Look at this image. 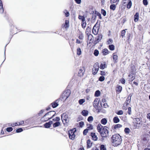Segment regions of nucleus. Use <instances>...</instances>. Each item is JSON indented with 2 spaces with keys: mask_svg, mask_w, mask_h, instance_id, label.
I'll list each match as a JSON object with an SVG mask.
<instances>
[{
  "mask_svg": "<svg viewBox=\"0 0 150 150\" xmlns=\"http://www.w3.org/2000/svg\"><path fill=\"white\" fill-rule=\"evenodd\" d=\"M91 136L92 137L93 139L95 141H96L98 139V137L97 136L95 135V134L94 133L92 132L91 133Z\"/></svg>",
  "mask_w": 150,
  "mask_h": 150,
  "instance_id": "nucleus-22",
  "label": "nucleus"
},
{
  "mask_svg": "<svg viewBox=\"0 0 150 150\" xmlns=\"http://www.w3.org/2000/svg\"><path fill=\"white\" fill-rule=\"evenodd\" d=\"M85 71V68L84 67H81L79 69L78 73V76H83Z\"/></svg>",
  "mask_w": 150,
  "mask_h": 150,
  "instance_id": "nucleus-7",
  "label": "nucleus"
},
{
  "mask_svg": "<svg viewBox=\"0 0 150 150\" xmlns=\"http://www.w3.org/2000/svg\"><path fill=\"white\" fill-rule=\"evenodd\" d=\"M99 51L98 50H95L94 52V54L95 55V56H97L99 54Z\"/></svg>",
  "mask_w": 150,
  "mask_h": 150,
  "instance_id": "nucleus-42",
  "label": "nucleus"
},
{
  "mask_svg": "<svg viewBox=\"0 0 150 150\" xmlns=\"http://www.w3.org/2000/svg\"><path fill=\"white\" fill-rule=\"evenodd\" d=\"M88 111L87 110H83L81 112L82 114L84 116H87L88 114Z\"/></svg>",
  "mask_w": 150,
  "mask_h": 150,
  "instance_id": "nucleus-25",
  "label": "nucleus"
},
{
  "mask_svg": "<svg viewBox=\"0 0 150 150\" xmlns=\"http://www.w3.org/2000/svg\"><path fill=\"white\" fill-rule=\"evenodd\" d=\"M61 118L63 123H67L68 121V117L67 115L63 113L61 115Z\"/></svg>",
  "mask_w": 150,
  "mask_h": 150,
  "instance_id": "nucleus-6",
  "label": "nucleus"
},
{
  "mask_svg": "<svg viewBox=\"0 0 150 150\" xmlns=\"http://www.w3.org/2000/svg\"><path fill=\"white\" fill-rule=\"evenodd\" d=\"M103 106L105 108H106L108 107V105L106 103H104L103 104Z\"/></svg>",
  "mask_w": 150,
  "mask_h": 150,
  "instance_id": "nucleus-64",
  "label": "nucleus"
},
{
  "mask_svg": "<svg viewBox=\"0 0 150 150\" xmlns=\"http://www.w3.org/2000/svg\"><path fill=\"white\" fill-rule=\"evenodd\" d=\"M125 132L127 134H129L130 132V129L128 128H125L124 130Z\"/></svg>",
  "mask_w": 150,
  "mask_h": 150,
  "instance_id": "nucleus-39",
  "label": "nucleus"
},
{
  "mask_svg": "<svg viewBox=\"0 0 150 150\" xmlns=\"http://www.w3.org/2000/svg\"><path fill=\"white\" fill-rule=\"evenodd\" d=\"M110 50H113L115 49V46L113 45H110L109 46Z\"/></svg>",
  "mask_w": 150,
  "mask_h": 150,
  "instance_id": "nucleus-38",
  "label": "nucleus"
},
{
  "mask_svg": "<svg viewBox=\"0 0 150 150\" xmlns=\"http://www.w3.org/2000/svg\"><path fill=\"white\" fill-rule=\"evenodd\" d=\"M117 56L115 54V53L113 54V59L114 62L115 63H116L117 62Z\"/></svg>",
  "mask_w": 150,
  "mask_h": 150,
  "instance_id": "nucleus-16",
  "label": "nucleus"
},
{
  "mask_svg": "<svg viewBox=\"0 0 150 150\" xmlns=\"http://www.w3.org/2000/svg\"><path fill=\"white\" fill-rule=\"evenodd\" d=\"M112 40L111 39H109V40L108 41V44H110L112 43Z\"/></svg>",
  "mask_w": 150,
  "mask_h": 150,
  "instance_id": "nucleus-61",
  "label": "nucleus"
},
{
  "mask_svg": "<svg viewBox=\"0 0 150 150\" xmlns=\"http://www.w3.org/2000/svg\"><path fill=\"white\" fill-rule=\"evenodd\" d=\"M122 126L121 125L118 124L114 126V128L115 129H117L121 127Z\"/></svg>",
  "mask_w": 150,
  "mask_h": 150,
  "instance_id": "nucleus-28",
  "label": "nucleus"
},
{
  "mask_svg": "<svg viewBox=\"0 0 150 150\" xmlns=\"http://www.w3.org/2000/svg\"><path fill=\"white\" fill-rule=\"evenodd\" d=\"M87 128L90 129H93V126L91 124H90L88 127Z\"/></svg>",
  "mask_w": 150,
  "mask_h": 150,
  "instance_id": "nucleus-60",
  "label": "nucleus"
},
{
  "mask_svg": "<svg viewBox=\"0 0 150 150\" xmlns=\"http://www.w3.org/2000/svg\"><path fill=\"white\" fill-rule=\"evenodd\" d=\"M116 8V6L114 4H111L110 6V9L114 11Z\"/></svg>",
  "mask_w": 150,
  "mask_h": 150,
  "instance_id": "nucleus-31",
  "label": "nucleus"
},
{
  "mask_svg": "<svg viewBox=\"0 0 150 150\" xmlns=\"http://www.w3.org/2000/svg\"><path fill=\"white\" fill-rule=\"evenodd\" d=\"M104 127L102 126L100 124H98V125L97 127V129L98 130V131L100 133V134L103 130V129Z\"/></svg>",
  "mask_w": 150,
  "mask_h": 150,
  "instance_id": "nucleus-13",
  "label": "nucleus"
},
{
  "mask_svg": "<svg viewBox=\"0 0 150 150\" xmlns=\"http://www.w3.org/2000/svg\"><path fill=\"white\" fill-rule=\"evenodd\" d=\"M99 28L96 27V25L93 27L92 29L93 33L95 35H97L98 32Z\"/></svg>",
  "mask_w": 150,
  "mask_h": 150,
  "instance_id": "nucleus-10",
  "label": "nucleus"
},
{
  "mask_svg": "<svg viewBox=\"0 0 150 150\" xmlns=\"http://www.w3.org/2000/svg\"><path fill=\"white\" fill-rule=\"evenodd\" d=\"M127 113L128 114L130 115L131 114V107L128 108V111Z\"/></svg>",
  "mask_w": 150,
  "mask_h": 150,
  "instance_id": "nucleus-52",
  "label": "nucleus"
},
{
  "mask_svg": "<svg viewBox=\"0 0 150 150\" xmlns=\"http://www.w3.org/2000/svg\"><path fill=\"white\" fill-rule=\"evenodd\" d=\"M75 1L78 4H80L81 2V0H75Z\"/></svg>",
  "mask_w": 150,
  "mask_h": 150,
  "instance_id": "nucleus-63",
  "label": "nucleus"
},
{
  "mask_svg": "<svg viewBox=\"0 0 150 150\" xmlns=\"http://www.w3.org/2000/svg\"><path fill=\"white\" fill-rule=\"evenodd\" d=\"M111 140L113 145L114 146H117L120 145L122 140L121 137L118 134L113 135L111 137Z\"/></svg>",
  "mask_w": 150,
  "mask_h": 150,
  "instance_id": "nucleus-1",
  "label": "nucleus"
},
{
  "mask_svg": "<svg viewBox=\"0 0 150 150\" xmlns=\"http://www.w3.org/2000/svg\"><path fill=\"white\" fill-rule=\"evenodd\" d=\"M84 125V122L82 121H81L79 122V125L80 127H82Z\"/></svg>",
  "mask_w": 150,
  "mask_h": 150,
  "instance_id": "nucleus-57",
  "label": "nucleus"
},
{
  "mask_svg": "<svg viewBox=\"0 0 150 150\" xmlns=\"http://www.w3.org/2000/svg\"><path fill=\"white\" fill-rule=\"evenodd\" d=\"M107 120L105 118L102 119L101 120V123L102 124L105 125L107 123Z\"/></svg>",
  "mask_w": 150,
  "mask_h": 150,
  "instance_id": "nucleus-26",
  "label": "nucleus"
},
{
  "mask_svg": "<svg viewBox=\"0 0 150 150\" xmlns=\"http://www.w3.org/2000/svg\"><path fill=\"white\" fill-rule=\"evenodd\" d=\"M64 12L65 13V16L66 17H68L69 16V13L67 11H65Z\"/></svg>",
  "mask_w": 150,
  "mask_h": 150,
  "instance_id": "nucleus-59",
  "label": "nucleus"
},
{
  "mask_svg": "<svg viewBox=\"0 0 150 150\" xmlns=\"http://www.w3.org/2000/svg\"><path fill=\"white\" fill-rule=\"evenodd\" d=\"M105 79V78L103 76H101L100 77L99 80L101 81H103Z\"/></svg>",
  "mask_w": 150,
  "mask_h": 150,
  "instance_id": "nucleus-51",
  "label": "nucleus"
},
{
  "mask_svg": "<svg viewBox=\"0 0 150 150\" xmlns=\"http://www.w3.org/2000/svg\"><path fill=\"white\" fill-rule=\"evenodd\" d=\"M64 26L66 28H68L69 27V21L67 20L65 21Z\"/></svg>",
  "mask_w": 150,
  "mask_h": 150,
  "instance_id": "nucleus-30",
  "label": "nucleus"
},
{
  "mask_svg": "<svg viewBox=\"0 0 150 150\" xmlns=\"http://www.w3.org/2000/svg\"><path fill=\"white\" fill-rule=\"evenodd\" d=\"M119 0H110V2L111 4L117 3L119 1Z\"/></svg>",
  "mask_w": 150,
  "mask_h": 150,
  "instance_id": "nucleus-48",
  "label": "nucleus"
},
{
  "mask_svg": "<svg viewBox=\"0 0 150 150\" xmlns=\"http://www.w3.org/2000/svg\"><path fill=\"white\" fill-rule=\"evenodd\" d=\"M102 34H98V36H97L96 38V40L95 41V42H96V43L98 42L99 41H100L102 39Z\"/></svg>",
  "mask_w": 150,
  "mask_h": 150,
  "instance_id": "nucleus-12",
  "label": "nucleus"
},
{
  "mask_svg": "<svg viewBox=\"0 0 150 150\" xmlns=\"http://www.w3.org/2000/svg\"><path fill=\"white\" fill-rule=\"evenodd\" d=\"M13 128L11 127H8L6 128V130L8 132H10L13 130Z\"/></svg>",
  "mask_w": 150,
  "mask_h": 150,
  "instance_id": "nucleus-46",
  "label": "nucleus"
},
{
  "mask_svg": "<svg viewBox=\"0 0 150 150\" xmlns=\"http://www.w3.org/2000/svg\"><path fill=\"white\" fill-rule=\"evenodd\" d=\"M105 67V62L101 63L100 66V68L101 69H104Z\"/></svg>",
  "mask_w": 150,
  "mask_h": 150,
  "instance_id": "nucleus-33",
  "label": "nucleus"
},
{
  "mask_svg": "<svg viewBox=\"0 0 150 150\" xmlns=\"http://www.w3.org/2000/svg\"><path fill=\"white\" fill-rule=\"evenodd\" d=\"M87 147L88 148L91 147L92 146V143L91 142V140L90 139H88L87 141Z\"/></svg>",
  "mask_w": 150,
  "mask_h": 150,
  "instance_id": "nucleus-24",
  "label": "nucleus"
},
{
  "mask_svg": "<svg viewBox=\"0 0 150 150\" xmlns=\"http://www.w3.org/2000/svg\"><path fill=\"white\" fill-rule=\"evenodd\" d=\"M70 94V91L67 90L64 91L62 95L63 100H65L69 96Z\"/></svg>",
  "mask_w": 150,
  "mask_h": 150,
  "instance_id": "nucleus-5",
  "label": "nucleus"
},
{
  "mask_svg": "<svg viewBox=\"0 0 150 150\" xmlns=\"http://www.w3.org/2000/svg\"><path fill=\"white\" fill-rule=\"evenodd\" d=\"M100 94V92L99 90H97L95 92V96L96 97L99 96Z\"/></svg>",
  "mask_w": 150,
  "mask_h": 150,
  "instance_id": "nucleus-40",
  "label": "nucleus"
},
{
  "mask_svg": "<svg viewBox=\"0 0 150 150\" xmlns=\"http://www.w3.org/2000/svg\"><path fill=\"white\" fill-rule=\"evenodd\" d=\"M113 120L114 123H116L119 122L120 119L117 117H115L113 118Z\"/></svg>",
  "mask_w": 150,
  "mask_h": 150,
  "instance_id": "nucleus-23",
  "label": "nucleus"
},
{
  "mask_svg": "<svg viewBox=\"0 0 150 150\" xmlns=\"http://www.w3.org/2000/svg\"><path fill=\"white\" fill-rule=\"evenodd\" d=\"M99 100L98 98H96L93 102V104L94 107L96 108L98 106Z\"/></svg>",
  "mask_w": 150,
  "mask_h": 150,
  "instance_id": "nucleus-11",
  "label": "nucleus"
},
{
  "mask_svg": "<svg viewBox=\"0 0 150 150\" xmlns=\"http://www.w3.org/2000/svg\"><path fill=\"white\" fill-rule=\"evenodd\" d=\"M69 138L72 140H74L75 137V135L74 134H72V135H69Z\"/></svg>",
  "mask_w": 150,
  "mask_h": 150,
  "instance_id": "nucleus-35",
  "label": "nucleus"
},
{
  "mask_svg": "<svg viewBox=\"0 0 150 150\" xmlns=\"http://www.w3.org/2000/svg\"><path fill=\"white\" fill-rule=\"evenodd\" d=\"M99 63L98 62L96 63L93 65L92 70V74L94 75L96 74L99 70Z\"/></svg>",
  "mask_w": 150,
  "mask_h": 150,
  "instance_id": "nucleus-4",
  "label": "nucleus"
},
{
  "mask_svg": "<svg viewBox=\"0 0 150 150\" xmlns=\"http://www.w3.org/2000/svg\"><path fill=\"white\" fill-rule=\"evenodd\" d=\"M139 18V13L137 12L136 13L135 15H134V21L135 22H137L138 21Z\"/></svg>",
  "mask_w": 150,
  "mask_h": 150,
  "instance_id": "nucleus-20",
  "label": "nucleus"
},
{
  "mask_svg": "<svg viewBox=\"0 0 150 150\" xmlns=\"http://www.w3.org/2000/svg\"><path fill=\"white\" fill-rule=\"evenodd\" d=\"M123 111L122 110H120L118 111L116 113L118 115H122L123 114Z\"/></svg>",
  "mask_w": 150,
  "mask_h": 150,
  "instance_id": "nucleus-55",
  "label": "nucleus"
},
{
  "mask_svg": "<svg viewBox=\"0 0 150 150\" xmlns=\"http://www.w3.org/2000/svg\"><path fill=\"white\" fill-rule=\"evenodd\" d=\"M143 4L145 5L146 6L147 5L148 3L147 1V0H143Z\"/></svg>",
  "mask_w": 150,
  "mask_h": 150,
  "instance_id": "nucleus-53",
  "label": "nucleus"
},
{
  "mask_svg": "<svg viewBox=\"0 0 150 150\" xmlns=\"http://www.w3.org/2000/svg\"><path fill=\"white\" fill-rule=\"evenodd\" d=\"M101 13L104 16H105L106 15V11L103 9H102L101 10Z\"/></svg>",
  "mask_w": 150,
  "mask_h": 150,
  "instance_id": "nucleus-45",
  "label": "nucleus"
},
{
  "mask_svg": "<svg viewBox=\"0 0 150 150\" xmlns=\"http://www.w3.org/2000/svg\"><path fill=\"white\" fill-rule=\"evenodd\" d=\"M103 53L104 54H107L108 53V50L107 49H104L103 50Z\"/></svg>",
  "mask_w": 150,
  "mask_h": 150,
  "instance_id": "nucleus-41",
  "label": "nucleus"
},
{
  "mask_svg": "<svg viewBox=\"0 0 150 150\" xmlns=\"http://www.w3.org/2000/svg\"><path fill=\"white\" fill-rule=\"evenodd\" d=\"M23 129L22 128H19L16 130V132L17 133H19L23 131Z\"/></svg>",
  "mask_w": 150,
  "mask_h": 150,
  "instance_id": "nucleus-47",
  "label": "nucleus"
},
{
  "mask_svg": "<svg viewBox=\"0 0 150 150\" xmlns=\"http://www.w3.org/2000/svg\"><path fill=\"white\" fill-rule=\"evenodd\" d=\"M53 120L54 121H59L60 120V118L59 117H56L55 118L53 119Z\"/></svg>",
  "mask_w": 150,
  "mask_h": 150,
  "instance_id": "nucleus-54",
  "label": "nucleus"
},
{
  "mask_svg": "<svg viewBox=\"0 0 150 150\" xmlns=\"http://www.w3.org/2000/svg\"><path fill=\"white\" fill-rule=\"evenodd\" d=\"M76 131V128H74L71 129L69 131L68 135H72V134H73Z\"/></svg>",
  "mask_w": 150,
  "mask_h": 150,
  "instance_id": "nucleus-17",
  "label": "nucleus"
},
{
  "mask_svg": "<svg viewBox=\"0 0 150 150\" xmlns=\"http://www.w3.org/2000/svg\"><path fill=\"white\" fill-rule=\"evenodd\" d=\"M136 122V123L137 125H140L141 124V121L140 120V119L139 118H135Z\"/></svg>",
  "mask_w": 150,
  "mask_h": 150,
  "instance_id": "nucleus-29",
  "label": "nucleus"
},
{
  "mask_svg": "<svg viewBox=\"0 0 150 150\" xmlns=\"http://www.w3.org/2000/svg\"><path fill=\"white\" fill-rule=\"evenodd\" d=\"M93 117L92 116H90L88 118L87 120L89 122H91L93 121Z\"/></svg>",
  "mask_w": 150,
  "mask_h": 150,
  "instance_id": "nucleus-37",
  "label": "nucleus"
},
{
  "mask_svg": "<svg viewBox=\"0 0 150 150\" xmlns=\"http://www.w3.org/2000/svg\"><path fill=\"white\" fill-rule=\"evenodd\" d=\"M128 76L129 77V81H132L135 78V77L133 74H130Z\"/></svg>",
  "mask_w": 150,
  "mask_h": 150,
  "instance_id": "nucleus-21",
  "label": "nucleus"
},
{
  "mask_svg": "<svg viewBox=\"0 0 150 150\" xmlns=\"http://www.w3.org/2000/svg\"><path fill=\"white\" fill-rule=\"evenodd\" d=\"M59 100L60 99H58L51 104L53 108H55L59 104L58 103Z\"/></svg>",
  "mask_w": 150,
  "mask_h": 150,
  "instance_id": "nucleus-8",
  "label": "nucleus"
},
{
  "mask_svg": "<svg viewBox=\"0 0 150 150\" xmlns=\"http://www.w3.org/2000/svg\"><path fill=\"white\" fill-rule=\"evenodd\" d=\"M85 100L84 99H80L79 100V103L80 105H82L83 104V103L84 102H85Z\"/></svg>",
  "mask_w": 150,
  "mask_h": 150,
  "instance_id": "nucleus-34",
  "label": "nucleus"
},
{
  "mask_svg": "<svg viewBox=\"0 0 150 150\" xmlns=\"http://www.w3.org/2000/svg\"><path fill=\"white\" fill-rule=\"evenodd\" d=\"M53 124V122L52 121H50L46 123L45 125L44 126L46 128H49L51 125V124Z\"/></svg>",
  "mask_w": 150,
  "mask_h": 150,
  "instance_id": "nucleus-15",
  "label": "nucleus"
},
{
  "mask_svg": "<svg viewBox=\"0 0 150 150\" xmlns=\"http://www.w3.org/2000/svg\"><path fill=\"white\" fill-rule=\"evenodd\" d=\"M86 22H82L81 25L83 28H84L86 26Z\"/></svg>",
  "mask_w": 150,
  "mask_h": 150,
  "instance_id": "nucleus-49",
  "label": "nucleus"
},
{
  "mask_svg": "<svg viewBox=\"0 0 150 150\" xmlns=\"http://www.w3.org/2000/svg\"><path fill=\"white\" fill-rule=\"evenodd\" d=\"M44 110H41L38 113L39 115L40 116V115L44 112Z\"/></svg>",
  "mask_w": 150,
  "mask_h": 150,
  "instance_id": "nucleus-62",
  "label": "nucleus"
},
{
  "mask_svg": "<svg viewBox=\"0 0 150 150\" xmlns=\"http://www.w3.org/2000/svg\"><path fill=\"white\" fill-rule=\"evenodd\" d=\"M93 38V36L92 35L89 34L88 35V40L89 41V43L92 42Z\"/></svg>",
  "mask_w": 150,
  "mask_h": 150,
  "instance_id": "nucleus-19",
  "label": "nucleus"
},
{
  "mask_svg": "<svg viewBox=\"0 0 150 150\" xmlns=\"http://www.w3.org/2000/svg\"><path fill=\"white\" fill-rule=\"evenodd\" d=\"M55 114L56 112L54 111H50L42 117L41 119V120L42 122L47 121L53 118L55 116Z\"/></svg>",
  "mask_w": 150,
  "mask_h": 150,
  "instance_id": "nucleus-2",
  "label": "nucleus"
},
{
  "mask_svg": "<svg viewBox=\"0 0 150 150\" xmlns=\"http://www.w3.org/2000/svg\"><path fill=\"white\" fill-rule=\"evenodd\" d=\"M122 84H125V81L124 78H122L120 80Z\"/></svg>",
  "mask_w": 150,
  "mask_h": 150,
  "instance_id": "nucleus-56",
  "label": "nucleus"
},
{
  "mask_svg": "<svg viewBox=\"0 0 150 150\" xmlns=\"http://www.w3.org/2000/svg\"><path fill=\"white\" fill-rule=\"evenodd\" d=\"M107 74V72H105L103 71H100V74L102 75L105 76Z\"/></svg>",
  "mask_w": 150,
  "mask_h": 150,
  "instance_id": "nucleus-50",
  "label": "nucleus"
},
{
  "mask_svg": "<svg viewBox=\"0 0 150 150\" xmlns=\"http://www.w3.org/2000/svg\"><path fill=\"white\" fill-rule=\"evenodd\" d=\"M60 123L59 121H57L53 124V127H55L59 126L60 125Z\"/></svg>",
  "mask_w": 150,
  "mask_h": 150,
  "instance_id": "nucleus-27",
  "label": "nucleus"
},
{
  "mask_svg": "<svg viewBox=\"0 0 150 150\" xmlns=\"http://www.w3.org/2000/svg\"><path fill=\"white\" fill-rule=\"evenodd\" d=\"M4 11V10L3 7V4L2 1L0 0V13H2Z\"/></svg>",
  "mask_w": 150,
  "mask_h": 150,
  "instance_id": "nucleus-18",
  "label": "nucleus"
},
{
  "mask_svg": "<svg viewBox=\"0 0 150 150\" xmlns=\"http://www.w3.org/2000/svg\"><path fill=\"white\" fill-rule=\"evenodd\" d=\"M88 129H86L84 130L83 131V134L84 135H86L88 132Z\"/></svg>",
  "mask_w": 150,
  "mask_h": 150,
  "instance_id": "nucleus-58",
  "label": "nucleus"
},
{
  "mask_svg": "<svg viewBox=\"0 0 150 150\" xmlns=\"http://www.w3.org/2000/svg\"><path fill=\"white\" fill-rule=\"evenodd\" d=\"M126 33L125 30H123L121 31V36L122 38H123L124 37Z\"/></svg>",
  "mask_w": 150,
  "mask_h": 150,
  "instance_id": "nucleus-43",
  "label": "nucleus"
},
{
  "mask_svg": "<svg viewBox=\"0 0 150 150\" xmlns=\"http://www.w3.org/2000/svg\"><path fill=\"white\" fill-rule=\"evenodd\" d=\"M129 1L128 3V4H127V8H130L132 5V3L130 0H129Z\"/></svg>",
  "mask_w": 150,
  "mask_h": 150,
  "instance_id": "nucleus-32",
  "label": "nucleus"
},
{
  "mask_svg": "<svg viewBox=\"0 0 150 150\" xmlns=\"http://www.w3.org/2000/svg\"><path fill=\"white\" fill-rule=\"evenodd\" d=\"M132 96V95L130 94L129 96L127 98L126 100L124 103V105H125L126 106H127L129 103H130L131 97Z\"/></svg>",
  "mask_w": 150,
  "mask_h": 150,
  "instance_id": "nucleus-9",
  "label": "nucleus"
},
{
  "mask_svg": "<svg viewBox=\"0 0 150 150\" xmlns=\"http://www.w3.org/2000/svg\"><path fill=\"white\" fill-rule=\"evenodd\" d=\"M100 150H106V148L104 145L102 144L100 145Z\"/></svg>",
  "mask_w": 150,
  "mask_h": 150,
  "instance_id": "nucleus-44",
  "label": "nucleus"
},
{
  "mask_svg": "<svg viewBox=\"0 0 150 150\" xmlns=\"http://www.w3.org/2000/svg\"><path fill=\"white\" fill-rule=\"evenodd\" d=\"M122 89V87L119 85H117L116 88V91L118 93H120L121 92Z\"/></svg>",
  "mask_w": 150,
  "mask_h": 150,
  "instance_id": "nucleus-14",
  "label": "nucleus"
},
{
  "mask_svg": "<svg viewBox=\"0 0 150 150\" xmlns=\"http://www.w3.org/2000/svg\"><path fill=\"white\" fill-rule=\"evenodd\" d=\"M107 127L104 126L103 129V130L100 133L101 136L103 137H106L108 135V131L107 129Z\"/></svg>",
  "mask_w": 150,
  "mask_h": 150,
  "instance_id": "nucleus-3",
  "label": "nucleus"
},
{
  "mask_svg": "<svg viewBox=\"0 0 150 150\" xmlns=\"http://www.w3.org/2000/svg\"><path fill=\"white\" fill-rule=\"evenodd\" d=\"M81 49L79 48H77V54L78 55H80L81 54Z\"/></svg>",
  "mask_w": 150,
  "mask_h": 150,
  "instance_id": "nucleus-36",
  "label": "nucleus"
}]
</instances>
